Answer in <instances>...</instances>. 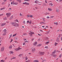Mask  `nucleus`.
I'll list each match as a JSON object with an SVG mask.
<instances>
[{"label":"nucleus","mask_w":62,"mask_h":62,"mask_svg":"<svg viewBox=\"0 0 62 62\" xmlns=\"http://www.w3.org/2000/svg\"><path fill=\"white\" fill-rule=\"evenodd\" d=\"M12 3H13V4H14V1H12Z\"/></svg>","instance_id":"nucleus-35"},{"label":"nucleus","mask_w":62,"mask_h":62,"mask_svg":"<svg viewBox=\"0 0 62 62\" xmlns=\"http://www.w3.org/2000/svg\"><path fill=\"white\" fill-rule=\"evenodd\" d=\"M3 14L0 15V16H3Z\"/></svg>","instance_id":"nucleus-51"},{"label":"nucleus","mask_w":62,"mask_h":62,"mask_svg":"<svg viewBox=\"0 0 62 62\" xmlns=\"http://www.w3.org/2000/svg\"><path fill=\"white\" fill-rule=\"evenodd\" d=\"M10 54H13V52L12 51H10Z\"/></svg>","instance_id":"nucleus-21"},{"label":"nucleus","mask_w":62,"mask_h":62,"mask_svg":"<svg viewBox=\"0 0 62 62\" xmlns=\"http://www.w3.org/2000/svg\"><path fill=\"white\" fill-rule=\"evenodd\" d=\"M13 16H12L10 17V18H9V20H11V19H12V18H13Z\"/></svg>","instance_id":"nucleus-6"},{"label":"nucleus","mask_w":62,"mask_h":62,"mask_svg":"<svg viewBox=\"0 0 62 62\" xmlns=\"http://www.w3.org/2000/svg\"><path fill=\"white\" fill-rule=\"evenodd\" d=\"M49 31H47V34H49Z\"/></svg>","instance_id":"nucleus-62"},{"label":"nucleus","mask_w":62,"mask_h":62,"mask_svg":"<svg viewBox=\"0 0 62 62\" xmlns=\"http://www.w3.org/2000/svg\"><path fill=\"white\" fill-rule=\"evenodd\" d=\"M4 33H5V32H7V30L6 29H5L4 30Z\"/></svg>","instance_id":"nucleus-26"},{"label":"nucleus","mask_w":62,"mask_h":62,"mask_svg":"<svg viewBox=\"0 0 62 62\" xmlns=\"http://www.w3.org/2000/svg\"><path fill=\"white\" fill-rule=\"evenodd\" d=\"M55 43V45H54L55 46H56V43Z\"/></svg>","instance_id":"nucleus-61"},{"label":"nucleus","mask_w":62,"mask_h":62,"mask_svg":"<svg viewBox=\"0 0 62 62\" xmlns=\"http://www.w3.org/2000/svg\"><path fill=\"white\" fill-rule=\"evenodd\" d=\"M18 4V3L17 2H16L14 3V5H17Z\"/></svg>","instance_id":"nucleus-18"},{"label":"nucleus","mask_w":62,"mask_h":62,"mask_svg":"<svg viewBox=\"0 0 62 62\" xmlns=\"http://www.w3.org/2000/svg\"><path fill=\"white\" fill-rule=\"evenodd\" d=\"M53 55L54 57H56V55L54 54V55Z\"/></svg>","instance_id":"nucleus-17"},{"label":"nucleus","mask_w":62,"mask_h":62,"mask_svg":"<svg viewBox=\"0 0 62 62\" xmlns=\"http://www.w3.org/2000/svg\"><path fill=\"white\" fill-rule=\"evenodd\" d=\"M39 62V61H38L37 60H34L33 62Z\"/></svg>","instance_id":"nucleus-8"},{"label":"nucleus","mask_w":62,"mask_h":62,"mask_svg":"<svg viewBox=\"0 0 62 62\" xmlns=\"http://www.w3.org/2000/svg\"><path fill=\"white\" fill-rule=\"evenodd\" d=\"M49 43V42L48 41L47 42H46V43H45V44H48V43Z\"/></svg>","instance_id":"nucleus-23"},{"label":"nucleus","mask_w":62,"mask_h":62,"mask_svg":"<svg viewBox=\"0 0 62 62\" xmlns=\"http://www.w3.org/2000/svg\"><path fill=\"white\" fill-rule=\"evenodd\" d=\"M55 52H56V51L55 50L54 51L52 52V53L53 54H55Z\"/></svg>","instance_id":"nucleus-10"},{"label":"nucleus","mask_w":62,"mask_h":62,"mask_svg":"<svg viewBox=\"0 0 62 62\" xmlns=\"http://www.w3.org/2000/svg\"><path fill=\"white\" fill-rule=\"evenodd\" d=\"M21 48H20V47H18V48H16V49H15V50L16 51H18V50H19L20 49H21Z\"/></svg>","instance_id":"nucleus-3"},{"label":"nucleus","mask_w":62,"mask_h":62,"mask_svg":"<svg viewBox=\"0 0 62 62\" xmlns=\"http://www.w3.org/2000/svg\"><path fill=\"white\" fill-rule=\"evenodd\" d=\"M46 39H47V40H48V39H48V38L47 37H46Z\"/></svg>","instance_id":"nucleus-41"},{"label":"nucleus","mask_w":62,"mask_h":62,"mask_svg":"<svg viewBox=\"0 0 62 62\" xmlns=\"http://www.w3.org/2000/svg\"><path fill=\"white\" fill-rule=\"evenodd\" d=\"M41 44H39L38 45V46H39H39H41Z\"/></svg>","instance_id":"nucleus-29"},{"label":"nucleus","mask_w":62,"mask_h":62,"mask_svg":"<svg viewBox=\"0 0 62 62\" xmlns=\"http://www.w3.org/2000/svg\"><path fill=\"white\" fill-rule=\"evenodd\" d=\"M56 11L57 12H59V10L58 9H57L56 10Z\"/></svg>","instance_id":"nucleus-9"},{"label":"nucleus","mask_w":62,"mask_h":62,"mask_svg":"<svg viewBox=\"0 0 62 62\" xmlns=\"http://www.w3.org/2000/svg\"><path fill=\"white\" fill-rule=\"evenodd\" d=\"M25 23V21H24L23 22V23Z\"/></svg>","instance_id":"nucleus-60"},{"label":"nucleus","mask_w":62,"mask_h":62,"mask_svg":"<svg viewBox=\"0 0 62 62\" xmlns=\"http://www.w3.org/2000/svg\"><path fill=\"white\" fill-rule=\"evenodd\" d=\"M54 16H51L50 17V18H54Z\"/></svg>","instance_id":"nucleus-37"},{"label":"nucleus","mask_w":62,"mask_h":62,"mask_svg":"<svg viewBox=\"0 0 62 62\" xmlns=\"http://www.w3.org/2000/svg\"><path fill=\"white\" fill-rule=\"evenodd\" d=\"M54 23L55 24H56V25H57V22L56 23Z\"/></svg>","instance_id":"nucleus-25"},{"label":"nucleus","mask_w":62,"mask_h":62,"mask_svg":"<svg viewBox=\"0 0 62 62\" xmlns=\"http://www.w3.org/2000/svg\"><path fill=\"white\" fill-rule=\"evenodd\" d=\"M4 20H7V17H5L4 18Z\"/></svg>","instance_id":"nucleus-11"},{"label":"nucleus","mask_w":62,"mask_h":62,"mask_svg":"<svg viewBox=\"0 0 62 62\" xmlns=\"http://www.w3.org/2000/svg\"><path fill=\"white\" fill-rule=\"evenodd\" d=\"M1 62H5V61H3L2 60L0 61Z\"/></svg>","instance_id":"nucleus-39"},{"label":"nucleus","mask_w":62,"mask_h":62,"mask_svg":"<svg viewBox=\"0 0 62 62\" xmlns=\"http://www.w3.org/2000/svg\"><path fill=\"white\" fill-rule=\"evenodd\" d=\"M13 45L14 46V47H15V45L14 44Z\"/></svg>","instance_id":"nucleus-64"},{"label":"nucleus","mask_w":62,"mask_h":62,"mask_svg":"<svg viewBox=\"0 0 62 62\" xmlns=\"http://www.w3.org/2000/svg\"><path fill=\"white\" fill-rule=\"evenodd\" d=\"M39 55H42L44 54V52H39Z\"/></svg>","instance_id":"nucleus-2"},{"label":"nucleus","mask_w":62,"mask_h":62,"mask_svg":"<svg viewBox=\"0 0 62 62\" xmlns=\"http://www.w3.org/2000/svg\"><path fill=\"white\" fill-rule=\"evenodd\" d=\"M48 9L49 11H51L52 10V9L50 8H48Z\"/></svg>","instance_id":"nucleus-14"},{"label":"nucleus","mask_w":62,"mask_h":62,"mask_svg":"<svg viewBox=\"0 0 62 62\" xmlns=\"http://www.w3.org/2000/svg\"><path fill=\"white\" fill-rule=\"evenodd\" d=\"M4 25H5L4 24H2L1 25V26H4Z\"/></svg>","instance_id":"nucleus-31"},{"label":"nucleus","mask_w":62,"mask_h":62,"mask_svg":"<svg viewBox=\"0 0 62 62\" xmlns=\"http://www.w3.org/2000/svg\"><path fill=\"white\" fill-rule=\"evenodd\" d=\"M27 17H30V15H27Z\"/></svg>","instance_id":"nucleus-32"},{"label":"nucleus","mask_w":62,"mask_h":62,"mask_svg":"<svg viewBox=\"0 0 62 62\" xmlns=\"http://www.w3.org/2000/svg\"><path fill=\"white\" fill-rule=\"evenodd\" d=\"M47 18L48 19H49V18H50V17H49V16H47Z\"/></svg>","instance_id":"nucleus-49"},{"label":"nucleus","mask_w":62,"mask_h":62,"mask_svg":"<svg viewBox=\"0 0 62 62\" xmlns=\"http://www.w3.org/2000/svg\"><path fill=\"white\" fill-rule=\"evenodd\" d=\"M3 9H4V8H1L0 9V10H3Z\"/></svg>","instance_id":"nucleus-63"},{"label":"nucleus","mask_w":62,"mask_h":62,"mask_svg":"<svg viewBox=\"0 0 62 62\" xmlns=\"http://www.w3.org/2000/svg\"><path fill=\"white\" fill-rule=\"evenodd\" d=\"M45 48H47V49H48V46H45Z\"/></svg>","instance_id":"nucleus-40"},{"label":"nucleus","mask_w":62,"mask_h":62,"mask_svg":"<svg viewBox=\"0 0 62 62\" xmlns=\"http://www.w3.org/2000/svg\"><path fill=\"white\" fill-rule=\"evenodd\" d=\"M10 14H11L10 13H8V16H10Z\"/></svg>","instance_id":"nucleus-28"},{"label":"nucleus","mask_w":62,"mask_h":62,"mask_svg":"<svg viewBox=\"0 0 62 62\" xmlns=\"http://www.w3.org/2000/svg\"><path fill=\"white\" fill-rule=\"evenodd\" d=\"M22 55H23V54H20L19 55V57H21L22 56Z\"/></svg>","instance_id":"nucleus-20"},{"label":"nucleus","mask_w":62,"mask_h":62,"mask_svg":"<svg viewBox=\"0 0 62 62\" xmlns=\"http://www.w3.org/2000/svg\"><path fill=\"white\" fill-rule=\"evenodd\" d=\"M12 46H9V49H12Z\"/></svg>","instance_id":"nucleus-7"},{"label":"nucleus","mask_w":62,"mask_h":62,"mask_svg":"<svg viewBox=\"0 0 62 62\" xmlns=\"http://www.w3.org/2000/svg\"><path fill=\"white\" fill-rule=\"evenodd\" d=\"M4 47H2L1 48V51H4Z\"/></svg>","instance_id":"nucleus-5"},{"label":"nucleus","mask_w":62,"mask_h":62,"mask_svg":"<svg viewBox=\"0 0 62 62\" xmlns=\"http://www.w3.org/2000/svg\"><path fill=\"white\" fill-rule=\"evenodd\" d=\"M15 40H17V38L16 37L15 38Z\"/></svg>","instance_id":"nucleus-44"},{"label":"nucleus","mask_w":62,"mask_h":62,"mask_svg":"<svg viewBox=\"0 0 62 62\" xmlns=\"http://www.w3.org/2000/svg\"><path fill=\"white\" fill-rule=\"evenodd\" d=\"M17 1H18V2H19L20 3H21V0H18Z\"/></svg>","instance_id":"nucleus-24"},{"label":"nucleus","mask_w":62,"mask_h":62,"mask_svg":"<svg viewBox=\"0 0 62 62\" xmlns=\"http://www.w3.org/2000/svg\"><path fill=\"white\" fill-rule=\"evenodd\" d=\"M62 56V55H61V54H60L59 56V57H60V58H61V57Z\"/></svg>","instance_id":"nucleus-33"},{"label":"nucleus","mask_w":62,"mask_h":62,"mask_svg":"<svg viewBox=\"0 0 62 62\" xmlns=\"http://www.w3.org/2000/svg\"><path fill=\"white\" fill-rule=\"evenodd\" d=\"M24 36V35H26V33H24L23 34Z\"/></svg>","instance_id":"nucleus-53"},{"label":"nucleus","mask_w":62,"mask_h":62,"mask_svg":"<svg viewBox=\"0 0 62 62\" xmlns=\"http://www.w3.org/2000/svg\"><path fill=\"white\" fill-rule=\"evenodd\" d=\"M61 1H62V0H59V2H61Z\"/></svg>","instance_id":"nucleus-59"},{"label":"nucleus","mask_w":62,"mask_h":62,"mask_svg":"<svg viewBox=\"0 0 62 62\" xmlns=\"http://www.w3.org/2000/svg\"><path fill=\"white\" fill-rule=\"evenodd\" d=\"M28 42V41H25V42Z\"/></svg>","instance_id":"nucleus-57"},{"label":"nucleus","mask_w":62,"mask_h":62,"mask_svg":"<svg viewBox=\"0 0 62 62\" xmlns=\"http://www.w3.org/2000/svg\"><path fill=\"white\" fill-rule=\"evenodd\" d=\"M12 25H13V26H15L16 27L18 26H19V24L15 22H13L11 23Z\"/></svg>","instance_id":"nucleus-1"},{"label":"nucleus","mask_w":62,"mask_h":62,"mask_svg":"<svg viewBox=\"0 0 62 62\" xmlns=\"http://www.w3.org/2000/svg\"><path fill=\"white\" fill-rule=\"evenodd\" d=\"M44 6H45V5H46V3H44Z\"/></svg>","instance_id":"nucleus-58"},{"label":"nucleus","mask_w":62,"mask_h":62,"mask_svg":"<svg viewBox=\"0 0 62 62\" xmlns=\"http://www.w3.org/2000/svg\"><path fill=\"white\" fill-rule=\"evenodd\" d=\"M33 17V16L32 15H31V16H30V17H31V18H32V17Z\"/></svg>","instance_id":"nucleus-42"},{"label":"nucleus","mask_w":62,"mask_h":62,"mask_svg":"<svg viewBox=\"0 0 62 62\" xmlns=\"http://www.w3.org/2000/svg\"><path fill=\"white\" fill-rule=\"evenodd\" d=\"M31 23H32V22H31L30 21V22H29V24H31Z\"/></svg>","instance_id":"nucleus-45"},{"label":"nucleus","mask_w":62,"mask_h":62,"mask_svg":"<svg viewBox=\"0 0 62 62\" xmlns=\"http://www.w3.org/2000/svg\"><path fill=\"white\" fill-rule=\"evenodd\" d=\"M24 1H30L29 0H24Z\"/></svg>","instance_id":"nucleus-34"},{"label":"nucleus","mask_w":62,"mask_h":62,"mask_svg":"<svg viewBox=\"0 0 62 62\" xmlns=\"http://www.w3.org/2000/svg\"><path fill=\"white\" fill-rule=\"evenodd\" d=\"M36 51V49H35V48H33L32 50V52H34V51Z\"/></svg>","instance_id":"nucleus-4"},{"label":"nucleus","mask_w":62,"mask_h":62,"mask_svg":"<svg viewBox=\"0 0 62 62\" xmlns=\"http://www.w3.org/2000/svg\"><path fill=\"white\" fill-rule=\"evenodd\" d=\"M16 58V57H13V58L11 59H15Z\"/></svg>","instance_id":"nucleus-27"},{"label":"nucleus","mask_w":62,"mask_h":62,"mask_svg":"<svg viewBox=\"0 0 62 62\" xmlns=\"http://www.w3.org/2000/svg\"><path fill=\"white\" fill-rule=\"evenodd\" d=\"M11 41H10V42H12V40H13V39H11Z\"/></svg>","instance_id":"nucleus-52"},{"label":"nucleus","mask_w":62,"mask_h":62,"mask_svg":"<svg viewBox=\"0 0 62 62\" xmlns=\"http://www.w3.org/2000/svg\"><path fill=\"white\" fill-rule=\"evenodd\" d=\"M6 35V34L4 33L3 34V36H5V35Z\"/></svg>","instance_id":"nucleus-47"},{"label":"nucleus","mask_w":62,"mask_h":62,"mask_svg":"<svg viewBox=\"0 0 62 62\" xmlns=\"http://www.w3.org/2000/svg\"><path fill=\"white\" fill-rule=\"evenodd\" d=\"M30 36H31V37H32V33H30L29 34Z\"/></svg>","instance_id":"nucleus-30"},{"label":"nucleus","mask_w":62,"mask_h":62,"mask_svg":"<svg viewBox=\"0 0 62 62\" xmlns=\"http://www.w3.org/2000/svg\"><path fill=\"white\" fill-rule=\"evenodd\" d=\"M6 15H7V16H8V13H7V14H6Z\"/></svg>","instance_id":"nucleus-56"},{"label":"nucleus","mask_w":62,"mask_h":62,"mask_svg":"<svg viewBox=\"0 0 62 62\" xmlns=\"http://www.w3.org/2000/svg\"><path fill=\"white\" fill-rule=\"evenodd\" d=\"M29 21H27V23H29Z\"/></svg>","instance_id":"nucleus-54"},{"label":"nucleus","mask_w":62,"mask_h":62,"mask_svg":"<svg viewBox=\"0 0 62 62\" xmlns=\"http://www.w3.org/2000/svg\"><path fill=\"white\" fill-rule=\"evenodd\" d=\"M10 37H9V38H10V37H12V34H11L10 35Z\"/></svg>","instance_id":"nucleus-46"},{"label":"nucleus","mask_w":62,"mask_h":62,"mask_svg":"<svg viewBox=\"0 0 62 62\" xmlns=\"http://www.w3.org/2000/svg\"><path fill=\"white\" fill-rule=\"evenodd\" d=\"M28 59V58L26 56L25 57V60H27Z\"/></svg>","instance_id":"nucleus-19"},{"label":"nucleus","mask_w":62,"mask_h":62,"mask_svg":"<svg viewBox=\"0 0 62 62\" xmlns=\"http://www.w3.org/2000/svg\"><path fill=\"white\" fill-rule=\"evenodd\" d=\"M37 44V42H35V43H34L33 44H34V45H36V44Z\"/></svg>","instance_id":"nucleus-13"},{"label":"nucleus","mask_w":62,"mask_h":62,"mask_svg":"<svg viewBox=\"0 0 62 62\" xmlns=\"http://www.w3.org/2000/svg\"><path fill=\"white\" fill-rule=\"evenodd\" d=\"M26 5H29V3H28L27 2H26Z\"/></svg>","instance_id":"nucleus-22"},{"label":"nucleus","mask_w":62,"mask_h":62,"mask_svg":"<svg viewBox=\"0 0 62 62\" xmlns=\"http://www.w3.org/2000/svg\"><path fill=\"white\" fill-rule=\"evenodd\" d=\"M50 5H51V6H53V4H52V3H50Z\"/></svg>","instance_id":"nucleus-43"},{"label":"nucleus","mask_w":62,"mask_h":62,"mask_svg":"<svg viewBox=\"0 0 62 62\" xmlns=\"http://www.w3.org/2000/svg\"><path fill=\"white\" fill-rule=\"evenodd\" d=\"M56 41L57 42H59V39H57L56 40Z\"/></svg>","instance_id":"nucleus-16"},{"label":"nucleus","mask_w":62,"mask_h":62,"mask_svg":"<svg viewBox=\"0 0 62 62\" xmlns=\"http://www.w3.org/2000/svg\"><path fill=\"white\" fill-rule=\"evenodd\" d=\"M40 23H42L43 24H46V23L44 22H42Z\"/></svg>","instance_id":"nucleus-15"},{"label":"nucleus","mask_w":62,"mask_h":62,"mask_svg":"<svg viewBox=\"0 0 62 62\" xmlns=\"http://www.w3.org/2000/svg\"><path fill=\"white\" fill-rule=\"evenodd\" d=\"M26 2H25V3H23V4H26Z\"/></svg>","instance_id":"nucleus-50"},{"label":"nucleus","mask_w":62,"mask_h":62,"mask_svg":"<svg viewBox=\"0 0 62 62\" xmlns=\"http://www.w3.org/2000/svg\"><path fill=\"white\" fill-rule=\"evenodd\" d=\"M45 2L46 3H47V1L46 0H45Z\"/></svg>","instance_id":"nucleus-55"},{"label":"nucleus","mask_w":62,"mask_h":62,"mask_svg":"<svg viewBox=\"0 0 62 62\" xmlns=\"http://www.w3.org/2000/svg\"><path fill=\"white\" fill-rule=\"evenodd\" d=\"M35 3H36V4H37L38 3H39V1L36 0L35 1Z\"/></svg>","instance_id":"nucleus-12"},{"label":"nucleus","mask_w":62,"mask_h":62,"mask_svg":"<svg viewBox=\"0 0 62 62\" xmlns=\"http://www.w3.org/2000/svg\"><path fill=\"white\" fill-rule=\"evenodd\" d=\"M16 35V34H15L13 35V37H14V36H15Z\"/></svg>","instance_id":"nucleus-36"},{"label":"nucleus","mask_w":62,"mask_h":62,"mask_svg":"<svg viewBox=\"0 0 62 62\" xmlns=\"http://www.w3.org/2000/svg\"><path fill=\"white\" fill-rule=\"evenodd\" d=\"M61 36V35H60V34H59V38H60Z\"/></svg>","instance_id":"nucleus-48"},{"label":"nucleus","mask_w":62,"mask_h":62,"mask_svg":"<svg viewBox=\"0 0 62 62\" xmlns=\"http://www.w3.org/2000/svg\"><path fill=\"white\" fill-rule=\"evenodd\" d=\"M25 61L26 62H30V60H28L27 61Z\"/></svg>","instance_id":"nucleus-38"}]
</instances>
